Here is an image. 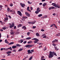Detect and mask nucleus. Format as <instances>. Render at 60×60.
I'll list each match as a JSON object with an SVG mask.
<instances>
[{"label":"nucleus","instance_id":"1","mask_svg":"<svg viewBox=\"0 0 60 60\" xmlns=\"http://www.w3.org/2000/svg\"><path fill=\"white\" fill-rule=\"evenodd\" d=\"M54 55L55 56H57V55H56V53L55 52H50L49 54V58H51V57H53Z\"/></svg>","mask_w":60,"mask_h":60},{"label":"nucleus","instance_id":"2","mask_svg":"<svg viewBox=\"0 0 60 60\" xmlns=\"http://www.w3.org/2000/svg\"><path fill=\"white\" fill-rule=\"evenodd\" d=\"M33 40L35 41H34V43L35 44L36 43H37V42H38V41H39V40L36 38H34L33 39H32V40Z\"/></svg>","mask_w":60,"mask_h":60},{"label":"nucleus","instance_id":"3","mask_svg":"<svg viewBox=\"0 0 60 60\" xmlns=\"http://www.w3.org/2000/svg\"><path fill=\"white\" fill-rule=\"evenodd\" d=\"M40 11H41L40 8H37V11H35V13L37 14H38V13H39V12H40Z\"/></svg>","mask_w":60,"mask_h":60},{"label":"nucleus","instance_id":"4","mask_svg":"<svg viewBox=\"0 0 60 60\" xmlns=\"http://www.w3.org/2000/svg\"><path fill=\"white\" fill-rule=\"evenodd\" d=\"M33 46V45H28L26 46V48H31V47H32Z\"/></svg>","mask_w":60,"mask_h":60},{"label":"nucleus","instance_id":"5","mask_svg":"<svg viewBox=\"0 0 60 60\" xmlns=\"http://www.w3.org/2000/svg\"><path fill=\"white\" fill-rule=\"evenodd\" d=\"M25 14L26 15V16H27V17H30V14H29V13H28L26 12H25Z\"/></svg>","mask_w":60,"mask_h":60},{"label":"nucleus","instance_id":"6","mask_svg":"<svg viewBox=\"0 0 60 60\" xmlns=\"http://www.w3.org/2000/svg\"><path fill=\"white\" fill-rule=\"evenodd\" d=\"M7 54H8V56H9L11 55V54L10 53H11V51H8V52H6Z\"/></svg>","mask_w":60,"mask_h":60},{"label":"nucleus","instance_id":"7","mask_svg":"<svg viewBox=\"0 0 60 60\" xmlns=\"http://www.w3.org/2000/svg\"><path fill=\"white\" fill-rule=\"evenodd\" d=\"M20 4L22 7H24V6H25V4H22V3H20Z\"/></svg>","mask_w":60,"mask_h":60},{"label":"nucleus","instance_id":"8","mask_svg":"<svg viewBox=\"0 0 60 60\" xmlns=\"http://www.w3.org/2000/svg\"><path fill=\"white\" fill-rule=\"evenodd\" d=\"M14 26V24L12 23L11 25L10 26H9V27L10 28H11L13 27Z\"/></svg>","mask_w":60,"mask_h":60},{"label":"nucleus","instance_id":"9","mask_svg":"<svg viewBox=\"0 0 60 60\" xmlns=\"http://www.w3.org/2000/svg\"><path fill=\"white\" fill-rule=\"evenodd\" d=\"M4 21L5 22H7V21H8V18L7 17L5 18L4 19Z\"/></svg>","mask_w":60,"mask_h":60},{"label":"nucleus","instance_id":"10","mask_svg":"<svg viewBox=\"0 0 60 60\" xmlns=\"http://www.w3.org/2000/svg\"><path fill=\"white\" fill-rule=\"evenodd\" d=\"M17 12L18 14H19V15L20 16H22V14H21V13L20 11H18Z\"/></svg>","mask_w":60,"mask_h":60},{"label":"nucleus","instance_id":"11","mask_svg":"<svg viewBox=\"0 0 60 60\" xmlns=\"http://www.w3.org/2000/svg\"><path fill=\"white\" fill-rule=\"evenodd\" d=\"M27 52L28 54H32V52H31V50H28Z\"/></svg>","mask_w":60,"mask_h":60},{"label":"nucleus","instance_id":"12","mask_svg":"<svg viewBox=\"0 0 60 60\" xmlns=\"http://www.w3.org/2000/svg\"><path fill=\"white\" fill-rule=\"evenodd\" d=\"M52 5H53L55 7H56V4L54 3H52Z\"/></svg>","mask_w":60,"mask_h":60},{"label":"nucleus","instance_id":"13","mask_svg":"<svg viewBox=\"0 0 60 60\" xmlns=\"http://www.w3.org/2000/svg\"><path fill=\"white\" fill-rule=\"evenodd\" d=\"M22 19H26L27 18V17L26 16H23L22 17Z\"/></svg>","mask_w":60,"mask_h":60},{"label":"nucleus","instance_id":"14","mask_svg":"<svg viewBox=\"0 0 60 60\" xmlns=\"http://www.w3.org/2000/svg\"><path fill=\"white\" fill-rule=\"evenodd\" d=\"M56 7H57V8H60V6L58 5L57 4H56Z\"/></svg>","mask_w":60,"mask_h":60},{"label":"nucleus","instance_id":"15","mask_svg":"<svg viewBox=\"0 0 60 60\" xmlns=\"http://www.w3.org/2000/svg\"><path fill=\"white\" fill-rule=\"evenodd\" d=\"M10 34L12 35H13L14 34V32L12 31L10 32Z\"/></svg>","mask_w":60,"mask_h":60},{"label":"nucleus","instance_id":"16","mask_svg":"<svg viewBox=\"0 0 60 60\" xmlns=\"http://www.w3.org/2000/svg\"><path fill=\"white\" fill-rule=\"evenodd\" d=\"M5 43H7V44H8L9 42H8V41H7V39H5Z\"/></svg>","mask_w":60,"mask_h":60},{"label":"nucleus","instance_id":"17","mask_svg":"<svg viewBox=\"0 0 60 60\" xmlns=\"http://www.w3.org/2000/svg\"><path fill=\"white\" fill-rule=\"evenodd\" d=\"M36 35L37 36H40V35L38 33H36Z\"/></svg>","mask_w":60,"mask_h":60},{"label":"nucleus","instance_id":"18","mask_svg":"<svg viewBox=\"0 0 60 60\" xmlns=\"http://www.w3.org/2000/svg\"><path fill=\"white\" fill-rule=\"evenodd\" d=\"M22 29H23L25 30V29H26V27L25 26H24L22 27Z\"/></svg>","mask_w":60,"mask_h":60},{"label":"nucleus","instance_id":"19","mask_svg":"<svg viewBox=\"0 0 60 60\" xmlns=\"http://www.w3.org/2000/svg\"><path fill=\"white\" fill-rule=\"evenodd\" d=\"M14 44V42H11L10 43H9L8 44V45H11V44Z\"/></svg>","mask_w":60,"mask_h":60},{"label":"nucleus","instance_id":"20","mask_svg":"<svg viewBox=\"0 0 60 60\" xmlns=\"http://www.w3.org/2000/svg\"><path fill=\"white\" fill-rule=\"evenodd\" d=\"M27 43L28 44H30V43H32V41H29L28 42H27Z\"/></svg>","mask_w":60,"mask_h":60},{"label":"nucleus","instance_id":"21","mask_svg":"<svg viewBox=\"0 0 60 60\" xmlns=\"http://www.w3.org/2000/svg\"><path fill=\"white\" fill-rule=\"evenodd\" d=\"M7 10L8 12H9V11H10V8H7Z\"/></svg>","mask_w":60,"mask_h":60},{"label":"nucleus","instance_id":"22","mask_svg":"<svg viewBox=\"0 0 60 60\" xmlns=\"http://www.w3.org/2000/svg\"><path fill=\"white\" fill-rule=\"evenodd\" d=\"M36 22V21H34V22H31V24H34Z\"/></svg>","mask_w":60,"mask_h":60},{"label":"nucleus","instance_id":"23","mask_svg":"<svg viewBox=\"0 0 60 60\" xmlns=\"http://www.w3.org/2000/svg\"><path fill=\"white\" fill-rule=\"evenodd\" d=\"M33 58V56H31L29 58V60H31Z\"/></svg>","mask_w":60,"mask_h":60},{"label":"nucleus","instance_id":"24","mask_svg":"<svg viewBox=\"0 0 60 60\" xmlns=\"http://www.w3.org/2000/svg\"><path fill=\"white\" fill-rule=\"evenodd\" d=\"M16 47L17 46H14L12 47V49H15Z\"/></svg>","mask_w":60,"mask_h":60},{"label":"nucleus","instance_id":"25","mask_svg":"<svg viewBox=\"0 0 60 60\" xmlns=\"http://www.w3.org/2000/svg\"><path fill=\"white\" fill-rule=\"evenodd\" d=\"M46 5H47V4L45 3H44L43 4V7H44Z\"/></svg>","mask_w":60,"mask_h":60},{"label":"nucleus","instance_id":"26","mask_svg":"<svg viewBox=\"0 0 60 60\" xmlns=\"http://www.w3.org/2000/svg\"><path fill=\"white\" fill-rule=\"evenodd\" d=\"M5 49L4 48H1L0 49V50L1 51H2V50H5Z\"/></svg>","mask_w":60,"mask_h":60},{"label":"nucleus","instance_id":"27","mask_svg":"<svg viewBox=\"0 0 60 60\" xmlns=\"http://www.w3.org/2000/svg\"><path fill=\"white\" fill-rule=\"evenodd\" d=\"M31 39V38L30 37H28L26 38V40H29Z\"/></svg>","mask_w":60,"mask_h":60},{"label":"nucleus","instance_id":"28","mask_svg":"<svg viewBox=\"0 0 60 60\" xmlns=\"http://www.w3.org/2000/svg\"><path fill=\"white\" fill-rule=\"evenodd\" d=\"M22 50H23L22 48L21 49L19 50L18 51H19V52L21 51H22Z\"/></svg>","mask_w":60,"mask_h":60},{"label":"nucleus","instance_id":"29","mask_svg":"<svg viewBox=\"0 0 60 60\" xmlns=\"http://www.w3.org/2000/svg\"><path fill=\"white\" fill-rule=\"evenodd\" d=\"M42 16V15L41 14H40L38 15V17H41V16Z\"/></svg>","mask_w":60,"mask_h":60},{"label":"nucleus","instance_id":"30","mask_svg":"<svg viewBox=\"0 0 60 60\" xmlns=\"http://www.w3.org/2000/svg\"><path fill=\"white\" fill-rule=\"evenodd\" d=\"M16 46H18V47H20V46H21V45L19 44H16Z\"/></svg>","mask_w":60,"mask_h":60},{"label":"nucleus","instance_id":"31","mask_svg":"<svg viewBox=\"0 0 60 60\" xmlns=\"http://www.w3.org/2000/svg\"><path fill=\"white\" fill-rule=\"evenodd\" d=\"M22 26V25L21 24H19V25H18V27H21V26Z\"/></svg>","mask_w":60,"mask_h":60},{"label":"nucleus","instance_id":"32","mask_svg":"<svg viewBox=\"0 0 60 60\" xmlns=\"http://www.w3.org/2000/svg\"><path fill=\"white\" fill-rule=\"evenodd\" d=\"M54 48L55 49H56V50H58V49H56L57 48V47H54Z\"/></svg>","mask_w":60,"mask_h":60},{"label":"nucleus","instance_id":"33","mask_svg":"<svg viewBox=\"0 0 60 60\" xmlns=\"http://www.w3.org/2000/svg\"><path fill=\"white\" fill-rule=\"evenodd\" d=\"M47 17H48L47 15H45L43 17V18H47Z\"/></svg>","mask_w":60,"mask_h":60},{"label":"nucleus","instance_id":"34","mask_svg":"<svg viewBox=\"0 0 60 60\" xmlns=\"http://www.w3.org/2000/svg\"><path fill=\"white\" fill-rule=\"evenodd\" d=\"M46 47H45V48H44V51H45V50H46Z\"/></svg>","mask_w":60,"mask_h":60},{"label":"nucleus","instance_id":"35","mask_svg":"<svg viewBox=\"0 0 60 60\" xmlns=\"http://www.w3.org/2000/svg\"><path fill=\"white\" fill-rule=\"evenodd\" d=\"M23 42V40L22 39H21V41L20 42V43H22V42Z\"/></svg>","mask_w":60,"mask_h":60},{"label":"nucleus","instance_id":"36","mask_svg":"<svg viewBox=\"0 0 60 60\" xmlns=\"http://www.w3.org/2000/svg\"><path fill=\"white\" fill-rule=\"evenodd\" d=\"M10 6L12 7V6H13V4H12V3H11L10 4Z\"/></svg>","mask_w":60,"mask_h":60},{"label":"nucleus","instance_id":"37","mask_svg":"<svg viewBox=\"0 0 60 60\" xmlns=\"http://www.w3.org/2000/svg\"><path fill=\"white\" fill-rule=\"evenodd\" d=\"M44 58V56H41V59H43V58Z\"/></svg>","mask_w":60,"mask_h":60},{"label":"nucleus","instance_id":"38","mask_svg":"<svg viewBox=\"0 0 60 60\" xmlns=\"http://www.w3.org/2000/svg\"><path fill=\"white\" fill-rule=\"evenodd\" d=\"M55 42H57L58 41V40L57 39H55L54 40Z\"/></svg>","mask_w":60,"mask_h":60},{"label":"nucleus","instance_id":"39","mask_svg":"<svg viewBox=\"0 0 60 60\" xmlns=\"http://www.w3.org/2000/svg\"><path fill=\"white\" fill-rule=\"evenodd\" d=\"M60 35V33H59L58 34L56 35V36H59Z\"/></svg>","mask_w":60,"mask_h":60},{"label":"nucleus","instance_id":"40","mask_svg":"<svg viewBox=\"0 0 60 60\" xmlns=\"http://www.w3.org/2000/svg\"><path fill=\"white\" fill-rule=\"evenodd\" d=\"M6 29V27H4L3 28V29H4V30H5Z\"/></svg>","mask_w":60,"mask_h":60},{"label":"nucleus","instance_id":"41","mask_svg":"<svg viewBox=\"0 0 60 60\" xmlns=\"http://www.w3.org/2000/svg\"><path fill=\"white\" fill-rule=\"evenodd\" d=\"M36 26H33L32 27V28L34 29V28H36Z\"/></svg>","mask_w":60,"mask_h":60},{"label":"nucleus","instance_id":"42","mask_svg":"<svg viewBox=\"0 0 60 60\" xmlns=\"http://www.w3.org/2000/svg\"><path fill=\"white\" fill-rule=\"evenodd\" d=\"M51 8H52V9H55V8L54 7H51Z\"/></svg>","mask_w":60,"mask_h":60},{"label":"nucleus","instance_id":"43","mask_svg":"<svg viewBox=\"0 0 60 60\" xmlns=\"http://www.w3.org/2000/svg\"><path fill=\"white\" fill-rule=\"evenodd\" d=\"M52 45L54 46H56V45L54 44V43L52 44Z\"/></svg>","mask_w":60,"mask_h":60},{"label":"nucleus","instance_id":"44","mask_svg":"<svg viewBox=\"0 0 60 60\" xmlns=\"http://www.w3.org/2000/svg\"><path fill=\"white\" fill-rule=\"evenodd\" d=\"M11 49V47H10L9 48H7V49Z\"/></svg>","mask_w":60,"mask_h":60},{"label":"nucleus","instance_id":"45","mask_svg":"<svg viewBox=\"0 0 60 60\" xmlns=\"http://www.w3.org/2000/svg\"><path fill=\"white\" fill-rule=\"evenodd\" d=\"M27 3H28V4H31V3L29 1H28Z\"/></svg>","mask_w":60,"mask_h":60},{"label":"nucleus","instance_id":"46","mask_svg":"<svg viewBox=\"0 0 60 60\" xmlns=\"http://www.w3.org/2000/svg\"><path fill=\"white\" fill-rule=\"evenodd\" d=\"M51 9H52V8H51V7H49V10H51Z\"/></svg>","mask_w":60,"mask_h":60},{"label":"nucleus","instance_id":"47","mask_svg":"<svg viewBox=\"0 0 60 60\" xmlns=\"http://www.w3.org/2000/svg\"><path fill=\"white\" fill-rule=\"evenodd\" d=\"M34 50H31V52H34Z\"/></svg>","mask_w":60,"mask_h":60},{"label":"nucleus","instance_id":"48","mask_svg":"<svg viewBox=\"0 0 60 60\" xmlns=\"http://www.w3.org/2000/svg\"><path fill=\"white\" fill-rule=\"evenodd\" d=\"M27 10H29V7H28L27 8Z\"/></svg>","mask_w":60,"mask_h":60},{"label":"nucleus","instance_id":"49","mask_svg":"<svg viewBox=\"0 0 60 60\" xmlns=\"http://www.w3.org/2000/svg\"><path fill=\"white\" fill-rule=\"evenodd\" d=\"M11 37V38H13L14 37V36L13 35Z\"/></svg>","mask_w":60,"mask_h":60},{"label":"nucleus","instance_id":"50","mask_svg":"<svg viewBox=\"0 0 60 60\" xmlns=\"http://www.w3.org/2000/svg\"><path fill=\"white\" fill-rule=\"evenodd\" d=\"M13 52H16V50H14L13 51Z\"/></svg>","mask_w":60,"mask_h":60},{"label":"nucleus","instance_id":"51","mask_svg":"<svg viewBox=\"0 0 60 60\" xmlns=\"http://www.w3.org/2000/svg\"><path fill=\"white\" fill-rule=\"evenodd\" d=\"M39 44V45H42V43H40Z\"/></svg>","mask_w":60,"mask_h":60},{"label":"nucleus","instance_id":"52","mask_svg":"<svg viewBox=\"0 0 60 60\" xmlns=\"http://www.w3.org/2000/svg\"><path fill=\"white\" fill-rule=\"evenodd\" d=\"M23 43H24V44H26V41H25L24 42H23Z\"/></svg>","mask_w":60,"mask_h":60},{"label":"nucleus","instance_id":"53","mask_svg":"<svg viewBox=\"0 0 60 60\" xmlns=\"http://www.w3.org/2000/svg\"><path fill=\"white\" fill-rule=\"evenodd\" d=\"M30 9L31 10H33V7H30Z\"/></svg>","mask_w":60,"mask_h":60},{"label":"nucleus","instance_id":"54","mask_svg":"<svg viewBox=\"0 0 60 60\" xmlns=\"http://www.w3.org/2000/svg\"><path fill=\"white\" fill-rule=\"evenodd\" d=\"M31 23L32 22H28V23H29V24H31Z\"/></svg>","mask_w":60,"mask_h":60},{"label":"nucleus","instance_id":"55","mask_svg":"<svg viewBox=\"0 0 60 60\" xmlns=\"http://www.w3.org/2000/svg\"><path fill=\"white\" fill-rule=\"evenodd\" d=\"M19 32H16V34H19Z\"/></svg>","mask_w":60,"mask_h":60},{"label":"nucleus","instance_id":"56","mask_svg":"<svg viewBox=\"0 0 60 60\" xmlns=\"http://www.w3.org/2000/svg\"><path fill=\"white\" fill-rule=\"evenodd\" d=\"M46 36H45L43 37V38H46Z\"/></svg>","mask_w":60,"mask_h":60},{"label":"nucleus","instance_id":"57","mask_svg":"<svg viewBox=\"0 0 60 60\" xmlns=\"http://www.w3.org/2000/svg\"><path fill=\"white\" fill-rule=\"evenodd\" d=\"M41 31H44V30L43 29H42L41 30Z\"/></svg>","mask_w":60,"mask_h":60},{"label":"nucleus","instance_id":"58","mask_svg":"<svg viewBox=\"0 0 60 60\" xmlns=\"http://www.w3.org/2000/svg\"><path fill=\"white\" fill-rule=\"evenodd\" d=\"M8 17L9 18H10V19H11V16H10L8 15Z\"/></svg>","mask_w":60,"mask_h":60},{"label":"nucleus","instance_id":"59","mask_svg":"<svg viewBox=\"0 0 60 60\" xmlns=\"http://www.w3.org/2000/svg\"><path fill=\"white\" fill-rule=\"evenodd\" d=\"M29 34H30V33L29 32H28L27 33V35H29Z\"/></svg>","mask_w":60,"mask_h":60},{"label":"nucleus","instance_id":"60","mask_svg":"<svg viewBox=\"0 0 60 60\" xmlns=\"http://www.w3.org/2000/svg\"><path fill=\"white\" fill-rule=\"evenodd\" d=\"M54 42H55V40L53 41H52V43H54Z\"/></svg>","mask_w":60,"mask_h":60},{"label":"nucleus","instance_id":"61","mask_svg":"<svg viewBox=\"0 0 60 60\" xmlns=\"http://www.w3.org/2000/svg\"><path fill=\"white\" fill-rule=\"evenodd\" d=\"M2 41H3V40H2L0 39V42H2Z\"/></svg>","mask_w":60,"mask_h":60},{"label":"nucleus","instance_id":"62","mask_svg":"<svg viewBox=\"0 0 60 60\" xmlns=\"http://www.w3.org/2000/svg\"><path fill=\"white\" fill-rule=\"evenodd\" d=\"M1 33H0V39H1Z\"/></svg>","mask_w":60,"mask_h":60},{"label":"nucleus","instance_id":"63","mask_svg":"<svg viewBox=\"0 0 60 60\" xmlns=\"http://www.w3.org/2000/svg\"><path fill=\"white\" fill-rule=\"evenodd\" d=\"M3 6L2 5H0V8H2Z\"/></svg>","mask_w":60,"mask_h":60},{"label":"nucleus","instance_id":"64","mask_svg":"<svg viewBox=\"0 0 60 60\" xmlns=\"http://www.w3.org/2000/svg\"><path fill=\"white\" fill-rule=\"evenodd\" d=\"M41 60H45V59H41Z\"/></svg>","mask_w":60,"mask_h":60}]
</instances>
